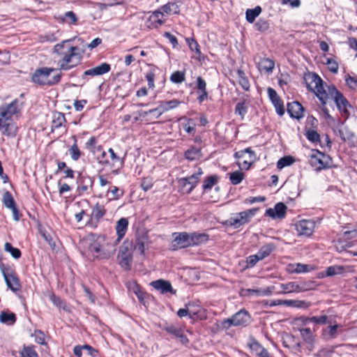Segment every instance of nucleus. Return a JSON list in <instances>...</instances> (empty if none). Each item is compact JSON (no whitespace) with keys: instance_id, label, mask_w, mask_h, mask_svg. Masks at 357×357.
<instances>
[{"instance_id":"f257e3e1","label":"nucleus","mask_w":357,"mask_h":357,"mask_svg":"<svg viewBox=\"0 0 357 357\" xmlns=\"http://www.w3.org/2000/svg\"><path fill=\"white\" fill-rule=\"evenodd\" d=\"M307 82L308 87L316 94L323 105L326 104L328 99L333 98L339 111L347 116L349 115V109L351 107L350 103L334 85L324 86L322 79L316 74L310 75Z\"/></svg>"},{"instance_id":"f03ea898","label":"nucleus","mask_w":357,"mask_h":357,"mask_svg":"<svg viewBox=\"0 0 357 357\" xmlns=\"http://www.w3.org/2000/svg\"><path fill=\"white\" fill-rule=\"evenodd\" d=\"M70 40H63L56 44L54 47V52L59 56L58 65L60 70H68L77 66L82 59L78 53L77 47L66 45Z\"/></svg>"},{"instance_id":"7ed1b4c3","label":"nucleus","mask_w":357,"mask_h":357,"mask_svg":"<svg viewBox=\"0 0 357 357\" xmlns=\"http://www.w3.org/2000/svg\"><path fill=\"white\" fill-rule=\"evenodd\" d=\"M20 107L17 100L0 107V130L7 136H15L17 127L13 121L14 115L20 112Z\"/></svg>"},{"instance_id":"20e7f679","label":"nucleus","mask_w":357,"mask_h":357,"mask_svg":"<svg viewBox=\"0 0 357 357\" xmlns=\"http://www.w3.org/2000/svg\"><path fill=\"white\" fill-rule=\"evenodd\" d=\"M56 70L51 68H41L35 71L32 76L33 82L40 85H53L60 82L61 75L55 74L51 76V73Z\"/></svg>"},{"instance_id":"39448f33","label":"nucleus","mask_w":357,"mask_h":357,"mask_svg":"<svg viewBox=\"0 0 357 357\" xmlns=\"http://www.w3.org/2000/svg\"><path fill=\"white\" fill-rule=\"evenodd\" d=\"M250 321L249 313L245 310H241L234 314L231 318L223 320L218 326L224 330L229 329L231 326H243Z\"/></svg>"},{"instance_id":"423d86ee","label":"nucleus","mask_w":357,"mask_h":357,"mask_svg":"<svg viewBox=\"0 0 357 357\" xmlns=\"http://www.w3.org/2000/svg\"><path fill=\"white\" fill-rule=\"evenodd\" d=\"M256 212L257 209L252 208L240 213H236L227 220V223L235 229L239 228L240 227L250 222Z\"/></svg>"},{"instance_id":"0eeeda50","label":"nucleus","mask_w":357,"mask_h":357,"mask_svg":"<svg viewBox=\"0 0 357 357\" xmlns=\"http://www.w3.org/2000/svg\"><path fill=\"white\" fill-rule=\"evenodd\" d=\"M0 269L8 288L14 292L20 291L21 285L15 271L8 265L5 264H0Z\"/></svg>"},{"instance_id":"6e6552de","label":"nucleus","mask_w":357,"mask_h":357,"mask_svg":"<svg viewBox=\"0 0 357 357\" xmlns=\"http://www.w3.org/2000/svg\"><path fill=\"white\" fill-rule=\"evenodd\" d=\"M312 167L319 171L330 166L331 158L318 150H312L309 160Z\"/></svg>"},{"instance_id":"1a4fd4ad","label":"nucleus","mask_w":357,"mask_h":357,"mask_svg":"<svg viewBox=\"0 0 357 357\" xmlns=\"http://www.w3.org/2000/svg\"><path fill=\"white\" fill-rule=\"evenodd\" d=\"M132 245L130 242H124L120 247L118 253V260L121 266L125 270H129L132 262Z\"/></svg>"},{"instance_id":"9d476101","label":"nucleus","mask_w":357,"mask_h":357,"mask_svg":"<svg viewBox=\"0 0 357 357\" xmlns=\"http://www.w3.org/2000/svg\"><path fill=\"white\" fill-rule=\"evenodd\" d=\"M174 239L171 243V249H178L191 247L190 235L187 232H175L173 234Z\"/></svg>"},{"instance_id":"9b49d317","label":"nucleus","mask_w":357,"mask_h":357,"mask_svg":"<svg viewBox=\"0 0 357 357\" xmlns=\"http://www.w3.org/2000/svg\"><path fill=\"white\" fill-rule=\"evenodd\" d=\"M280 288L281 289L280 294L301 293L310 289V284L304 282L300 283L290 282L287 284H280Z\"/></svg>"},{"instance_id":"f8f14e48","label":"nucleus","mask_w":357,"mask_h":357,"mask_svg":"<svg viewBox=\"0 0 357 357\" xmlns=\"http://www.w3.org/2000/svg\"><path fill=\"white\" fill-rule=\"evenodd\" d=\"M316 227V223L312 220H301L295 224V229L298 236H311Z\"/></svg>"},{"instance_id":"ddd939ff","label":"nucleus","mask_w":357,"mask_h":357,"mask_svg":"<svg viewBox=\"0 0 357 357\" xmlns=\"http://www.w3.org/2000/svg\"><path fill=\"white\" fill-rule=\"evenodd\" d=\"M164 14L160 10H155L149 15L146 26L150 29L158 28L165 22Z\"/></svg>"},{"instance_id":"4468645a","label":"nucleus","mask_w":357,"mask_h":357,"mask_svg":"<svg viewBox=\"0 0 357 357\" xmlns=\"http://www.w3.org/2000/svg\"><path fill=\"white\" fill-rule=\"evenodd\" d=\"M181 103V102L176 99L161 102L158 107L150 109L149 112H157V116L160 117L164 112L176 108Z\"/></svg>"},{"instance_id":"2eb2a0df","label":"nucleus","mask_w":357,"mask_h":357,"mask_svg":"<svg viewBox=\"0 0 357 357\" xmlns=\"http://www.w3.org/2000/svg\"><path fill=\"white\" fill-rule=\"evenodd\" d=\"M203 174L202 169H198L197 172L189 177L182 178L179 180L180 185H185L189 184V187L186 188V193H190L193 188L196 186L199 181L200 176Z\"/></svg>"},{"instance_id":"dca6fc26","label":"nucleus","mask_w":357,"mask_h":357,"mask_svg":"<svg viewBox=\"0 0 357 357\" xmlns=\"http://www.w3.org/2000/svg\"><path fill=\"white\" fill-rule=\"evenodd\" d=\"M286 211V205L282 202H279L277 204H275L273 208H270L267 209L266 213V215L273 218V219H281L285 216Z\"/></svg>"},{"instance_id":"f3484780","label":"nucleus","mask_w":357,"mask_h":357,"mask_svg":"<svg viewBox=\"0 0 357 357\" xmlns=\"http://www.w3.org/2000/svg\"><path fill=\"white\" fill-rule=\"evenodd\" d=\"M268 94L269 98L271 99V102H273L275 107V110L278 114H279L280 116H282L284 113V108L282 102L280 100L276 91L272 88H268Z\"/></svg>"},{"instance_id":"a211bd4d","label":"nucleus","mask_w":357,"mask_h":357,"mask_svg":"<svg viewBox=\"0 0 357 357\" xmlns=\"http://www.w3.org/2000/svg\"><path fill=\"white\" fill-rule=\"evenodd\" d=\"M257 67L260 72L270 74L275 67L274 61L268 58H260L257 62Z\"/></svg>"},{"instance_id":"6ab92c4d","label":"nucleus","mask_w":357,"mask_h":357,"mask_svg":"<svg viewBox=\"0 0 357 357\" xmlns=\"http://www.w3.org/2000/svg\"><path fill=\"white\" fill-rule=\"evenodd\" d=\"M151 286L155 289L160 291L162 294L167 292L174 293L169 282L163 280H158L151 283Z\"/></svg>"},{"instance_id":"aec40b11","label":"nucleus","mask_w":357,"mask_h":357,"mask_svg":"<svg viewBox=\"0 0 357 357\" xmlns=\"http://www.w3.org/2000/svg\"><path fill=\"white\" fill-rule=\"evenodd\" d=\"M128 227V220L126 218H121L119 219L116 225V231L118 238L116 242H119L123 237L125 236Z\"/></svg>"},{"instance_id":"412c9836","label":"nucleus","mask_w":357,"mask_h":357,"mask_svg":"<svg viewBox=\"0 0 357 357\" xmlns=\"http://www.w3.org/2000/svg\"><path fill=\"white\" fill-rule=\"evenodd\" d=\"M287 112L290 116L295 119H300L303 116V107L298 102L288 103Z\"/></svg>"},{"instance_id":"4be33fe9","label":"nucleus","mask_w":357,"mask_h":357,"mask_svg":"<svg viewBox=\"0 0 357 357\" xmlns=\"http://www.w3.org/2000/svg\"><path fill=\"white\" fill-rule=\"evenodd\" d=\"M110 70V66L106 63H102L100 66L84 71V75L98 76L108 73Z\"/></svg>"},{"instance_id":"5701e85b","label":"nucleus","mask_w":357,"mask_h":357,"mask_svg":"<svg viewBox=\"0 0 357 357\" xmlns=\"http://www.w3.org/2000/svg\"><path fill=\"white\" fill-rule=\"evenodd\" d=\"M190 245L191 246L198 245L206 243L208 240V236L203 233H189Z\"/></svg>"},{"instance_id":"b1692460","label":"nucleus","mask_w":357,"mask_h":357,"mask_svg":"<svg viewBox=\"0 0 357 357\" xmlns=\"http://www.w3.org/2000/svg\"><path fill=\"white\" fill-rule=\"evenodd\" d=\"M313 267L310 265L303 264H289L287 267V271L289 273H303L311 271Z\"/></svg>"},{"instance_id":"393cba45","label":"nucleus","mask_w":357,"mask_h":357,"mask_svg":"<svg viewBox=\"0 0 357 357\" xmlns=\"http://www.w3.org/2000/svg\"><path fill=\"white\" fill-rule=\"evenodd\" d=\"M57 19L60 22L66 23L69 25H75L78 21L77 15L73 11H68L63 15H59Z\"/></svg>"},{"instance_id":"a878e982","label":"nucleus","mask_w":357,"mask_h":357,"mask_svg":"<svg viewBox=\"0 0 357 357\" xmlns=\"http://www.w3.org/2000/svg\"><path fill=\"white\" fill-rule=\"evenodd\" d=\"M16 321L15 314L10 311H2L0 314V321L6 325H13Z\"/></svg>"},{"instance_id":"bb28decb","label":"nucleus","mask_w":357,"mask_h":357,"mask_svg":"<svg viewBox=\"0 0 357 357\" xmlns=\"http://www.w3.org/2000/svg\"><path fill=\"white\" fill-rule=\"evenodd\" d=\"M158 10H160L164 15L178 14L180 11L178 6L174 2H169L161 6Z\"/></svg>"},{"instance_id":"cd10ccee","label":"nucleus","mask_w":357,"mask_h":357,"mask_svg":"<svg viewBox=\"0 0 357 357\" xmlns=\"http://www.w3.org/2000/svg\"><path fill=\"white\" fill-rule=\"evenodd\" d=\"M329 323L328 317L326 315H321L320 317H312L310 318H305V324L324 325Z\"/></svg>"},{"instance_id":"c85d7f7f","label":"nucleus","mask_w":357,"mask_h":357,"mask_svg":"<svg viewBox=\"0 0 357 357\" xmlns=\"http://www.w3.org/2000/svg\"><path fill=\"white\" fill-rule=\"evenodd\" d=\"M249 346L251 350L259 357H269L268 352L258 342L253 341L250 343Z\"/></svg>"},{"instance_id":"c756f323","label":"nucleus","mask_w":357,"mask_h":357,"mask_svg":"<svg viewBox=\"0 0 357 357\" xmlns=\"http://www.w3.org/2000/svg\"><path fill=\"white\" fill-rule=\"evenodd\" d=\"M284 305L295 308L307 309L310 307V303L300 300H286Z\"/></svg>"},{"instance_id":"7c9ffc66","label":"nucleus","mask_w":357,"mask_h":357,"mask_svg":"<svg viewBox=\"0 0 357 357\" xmlns=\"http://www.w3.org/2000/svg\"><path fill=\"white\" fill-rule=\"evenodd\" d=\"M261 13V8L259 6L253 9H248L245 12V17L249 23H252Z\"/></svg>"},{"instance_id":"2f4dec72","label":"nucleus","mask_w":357,"mask_h":357,"mask_svg":"<svg viewBox=\"0 0 357 357\" xmlns=\"http://www.w3.org/2000/svg\"><path fill=\"white\" fill-rule=\"evenodd\" d=\"M236 75L239 84L244 90L248 91L250 89V82L245 76V73L243 70L238 69L236 71Z\"/></svg>"},{"instance_id":"473e14b6","label":"nucleus","mask_w":357,"mask_h":357,"mask_svg":"<svg viewBox=\"0 0 357 357\" xmlns=\"http://www.w3.org/2000/svg\"><path fill=\"white\" fill-rule=\"evenodd\" d=\"M115 251L114 245L108 244L104 248L101 247L100 254H99L98 257L100 259H108L114 254Z\"/></svg>"},{"instance_id":"72a5a7b5","label":"nucleus","mask_w":357,"mask_h":357,"mask_svg":"<svg viewBox=\"0 0 357 357\" xmlns=\"http://www.w3.org/2000/svg\"><path fill=\"white\" fill-rule=\"evenodd\" d=\"M346 268L344 266L335 265L329 266L326 270L325 275L333 276L335 275L342 274L344 272Z\"/></svg>"},{"instance_id":"f704fd0d","label":"nucleus","mask_w":357,"mask_h":357,"mask_svg":"<svg viewBox=\"0 0 357 357\" xmlns=\"http://www.w3.org/2000/svg\"><path fill=\"white\" fill-rule=\"evenodd\" d=\"M50 300L53 303V304L56 307L61 308L65 311H70V307L59 297H57L55 294H51L50 295Z\"/></svg>"},{"instance_id":"c9c22d12","label":"nucleus","mask_w":357,"mask_h":357,"mask_svg":"<svg viewBox=\"0 0 357 357\" xmlns=\"http://www.w3.org/2000/svg\"><path fill=\"white\" fill-rule=\"evenodd\" d=\"M200 157V149L195 147H192L185 152V158L189 160H198Z\"/></svg>"},{"instance_id":"e433bc0d","label":"nucleus","mask_w":357,"mask_h":357,"mask_svg":"<svg viewBox=\"0 0 357 357\" xmlns=\"http://www.w3.org/2000/svg\"><path fill=\"white\" fill-rule=\"evenodd\" d=\"M20 357H39L33 346L24 345L20 351Z\"/></svg>"},{"instance_id":"4c0bfd02","label":"nucleus","mask_w":357,"mask_h":357,"mask_svg":"<svg viewBox=\"0 0 357 357\" xmlns=\"http://www.w3.org/2000/svg\"><path fill=\"white\" fill-rule=\"evenodd\" d=\"M4 250L9 252L15 259H20L22 255L21 251L18 248L13 247V245L8 242L4 244Z\"/></svg>"},{"instance_id":"58836bf2","label":"nucleus","mask_w":357,"mask_h":357,"mask_svg":"<svg viewBox=\"0 0 357 357\" xmlns=\"http://www.w3.org/2000/svg\"><path fill=\"white\" fill-rule=\"evenodd\" d=\"M105 213V210L104 207L101 205L96 204L92 210L91 218L96 219V220H99L103 217Z\"/></svg>"},{"instance_id":"ea45409f","label":"nucleus","mask_w":357,"mask_h":357,"mask_svg":"<svg viewBox=\"0 0 357 357\" xmlns=\"http://www.w3.org/2000/svg\"><path fill=\"white\" fill-rule=\"evenodd\" d=\"M229 175V180L233 185L239 184L244 178V174L241 171H235Z\"/></svg>"},{"instance_id":"a19ab883","label":"nucleus","mask_w":357,"mask_h":357,"mask_svg":"<svg viewBox=\"0 0 357 357\" xmlns=\"http://www.w3.org/2000/svg\"><path fill=\"white\" fill-rule=\"evenodd\" d=\"M73 138H74L75 142L70 146V148L69 149L68 151H69V153L70 155L72 160L77 161L81 156V151H79V149L77 147L76 138L75 137Z\"/></svg>"},{"instance_id":"79ce46f5","label":"nucleus","mask_w":357,"mask_h":357,"mask_svg":"<svg viewBox=\"0 0 357 357\" xmlns=\"http://www.w3.org/2000/svg\"><path fill=\"white\" fill-rule=\"evenodd\" d=\"M185 73L183 71L177 70V71L174 72L172 74L169 79H170L171 82H172L173 83L180 84V83H182L185 80Z\"/></svg>"},{"instance_id":"37998d69","label":"nucleus","mask_w":357,"mask_h":357,"mask_svg":"<svg viewBox=\"0 0 357 357\" xmlns=\"http://www.w3.org/2000/svg\"><path fill=\"white\" fill-rule=\"evenodd\" d=\"M273 249L274 247L271 244L265 245L263 247H261V249L257 252L259 259L262 260L263 259L268 256L273 250Z\"/></svg>"},{"instance_id":"c03bdc74","label":"nucleus","mask_w":357,"mask_h":357,"mask_svg":"<svg viewBox=\"0 0 357 357\" xmlns=\"http://www.w3.org/2000/svg\"><path fill=\"white\" fill-rule=\"evenodd\" d=\"M294 162V158L291 156H286L280 158L277 162V167L280 169L284 167L289 166Z\"/></svg>"},{"instance_id":"a18cd8bd","label":"nucleus","mask_w":357,"mask_h":357,"mask_svg":"<svg viewBox=\"0 0 357 357\" xmlns=\"http://www.w3.org/2000/svg\"><path fill=\"white\" fill-rule=\"evenodd\" d=\"M3 202L7 208H12L15 206V203L12 195L8 191L3 195Z\"/></svg>"},{"instance_id":"49530a36","label":"nucleus","mask_w":357,"mask_h":357,"mask_svg":"<svg viewBox=\"0 0 357 357\" xmlns=\"http://www.w3.org/2000/svg\"><path fill=\"white\" fill-rule=\"evenodd\" d=\"M357 237V226L349 231H345L342 234V239L340 241V243H343L344 240H347Z\"/></svg>"},{"instance_id":"de8ad7c7","label":"nucleus","mask_w":357,"mask_h":357,"mask_svg":"<svg viewBox=\"0 0 357 357\" xmlns=\"http://www.w3.org/2000/svg\"><path fill=\"white\" fill-rule=\"evenodd\" d=\"M218 177L217 176H211L208 177L206 180H204L203 183V188L204 190H211L212 187L217 182Z\"/></svg>"},{"instance_id":"09e8293b","label":"nucleus","mask_w":357,"mask_h":357,"mask_svg":"<svg viewBox=\"0 0 357 357\" xmlns=\"http://www.w3.org/2000/svg\"><path fill=\"white\" fill-rule=\"evenodd\" d=\"M186 42L192 51L195 52V53L198 55L201 54L199 45L194 38H187Z\"/></svg>"},{"instance_id":"8fccbe9b","label":"nucleus","mask_w":357,"mask_h":357,"mask_svg":"<svg viewBox=\"0 0 357 357\" xmlns=\"http://www.w3.org/2000/svg\"><path fill=\"white\" fill-rule=\"evenodd\" d=\"M255 27L258 31H264L269 28V24L266 20L260 19L255 24Z\"/></svg>"},{"instance_id":"3c124183","label":"nucleus","mask_w":357,"mask_h":357,"mask_svg":"<svg viewBox=\"0 0 357 357\" xmlns=\"http://www.w3.org/2000/svg\"><path fill=\"white\" fill-rule=\"evenodd\" d=\"M247 112V107L245 106V102H238L237 103L235 109V113L240 115L241 119H243L245 114Z\"/></svg>"},{"instance_id":"603ef678","label":"nucleus","mask_w":357,"mask_h":357,"mask_svg":"<svg viewBox=\"0 0 357 357\" xmlns=\"http://www.w3.org/2000/svg\"><path fill=\"white\" fill-rule=\"evenodd\" d=\"M89 250L93 255H95L96 257H98V255L101 252V246L99 243L94 242L90 244Z\"/></svg>"},{"instance_id":"864d4df0","label":"nucleus","mask_w":357,"mask_h":357,"mask_svg":"<svg viewBox=\"0 0 357 357\" xmlns=\"http://www.w3.org/2000/svg\"><path fill=\"white\" fill-rule=\"evenodd\" d=\"M345 81L348 86L352 89L357 88V77L347 75L345 77Z\"/></svg>"},{"instance_id":"5fc2aeb1","label":"nucleus","mask_w":357,"mask_h":357,"mask_svg":"<svg viewBox=\"0 0 357 357\" xmlns=\"http://www.w3.org/2000/svg\"><path fill=\"white\" fill-rule=\"evenodd\" d=\"M307 138L312 142H317L319 141V135L315 130H308L306 133Z\"/></svg>"},{"instance_id":"6e6d98bb","label":"nucleus","mask_w":357,"mask_h":357,"mask_svg":"<svg viewBox=\"0 0 357 357\" xmlns=\"http://www.w3.org/2000/svg\"><path fill=\"white\" fill-rule=\"evenodd\" d=\"M146 241L144 239H137L136 241L135 249L140 254L143 255L145 250Z\"/></svg>"},{"instance_id":"4d7b16f0","label":"nucleus","mask_w":357,"mask_h":357,"mask_svg":"<svg viewBox=\"0 0 357 357\" xmlns=\"http://www.w3.org/2000/svg\"><path fill=\"white\" fill-rule=\"evenodd\" d=\"M191 312H192V305L189 304V305H185V308L179 309L177 312V315L179 317H184L189 316L188 313H191Z\"/></svg>"},{"instance_id":"13d9d810","label":"nucleus","mask_w":357,"mask_h":357,"mask_svg":"<svg viewBox=\"0 0 357 357\" xmlns=\"http://www.w3.org/2000/svg\"><path fill=\"white\" fill-rule=\"evenodd\" d=\"M327 65H328V69L331 72H333V73H337L338 68H339V65L335 61H334L331 59H328L327 60Z\"/></svg>"},{"instance_id":"bf43d9fd","label":"nucleus","mask_w":357,"mask_h":357,"mask_svg":"<svg viewBox=\"0 0 357 357\" xmlns=\"http://www.w3.org/2000/svg\"><path fill=\"white\" fill-rule=\"evenodd\" d=\"M261 259H259L257 253L256 255H251L247 259L248 266L253 267Z\"/></svg>"},{"instance_id":"052dcab7","label":"nucleus","mask_w":357,"mask_h":357,"mask_svg":"<svg viewBox=\"0 0 357 357\" xmlns=\"http://www.w3.org/2000/svg\"><path fill=\"white\" fill-rule=\"evenodd\" d=\"M303 324H304V326L301 328H300V332L303 333H306V334H312V333H314L315 331V329H314V326H313V328H312L310 327V325L311 324H305V318L303 319Z\"/></svg>"},{"instance_id":"680f3d73","label":"nucleus","mask_w":357,"mask_h":357,"mask_svg":"<svg viewBox=\"0 0 357 357\" xmlns=\"http://www.w3.org/2000/svg\"><path fill=\"white\" fill-rule=\"evenodd\" d=\"M197 89L199 91H206V83L201 77H197Z\"/></svg>"},{"instance_id":"e2e57ef3","label":"nucleus","mask_w":357,"mask_h":357,"mask_svg":"<svg viewBox=\"0 0 357 357\" xmlns=\"http://www.w3.org/2000/svg\"><path fill=\"white\" fill-rule=\"evenodd\" d=\"M109 192L112 194L113 199H117L123 195V192H120L119 189L116 186L113 187Z\"/></svg>"},{"instance_id":"0e129e2a","label":"nucleus","mask_w":357,"mask_h":357,"mask_svg":"<svg viewBox=\"0 0 357 357\" xmlns=\"http://www.w3.org/2000/svg\"><path fill=\"white\" fill-rule=\"evenodd\" d=\"M283 5L290 4L292 8H298L301 4L300 0H281Z\"/></svg>"},{"instance_id":"69168bd1","label":"nucleus","mask_w":357,"mask_h":357,"mask_svg":"<svg viewBox=\"0 0 357 357\" xmlns=\"http://www.w3.org/2000/svg\"><path fill=\"white\" fill-rule=\"evenodd\" d=\"M108 152L110 153L111 159L113 161L119 162L121 165H123V161L121 160L118 155H116V154L114 153V150L112 148L109 149Z\"/></svg>"},{"instance_id":"338daca9","label":"nucleus","mask_w":357,"mask_h":357,"mask_svg":"<svg viewBox=\"0 0 357 357\" xmlns=\"http://www.w3.org/2000/svg\"><path fill=\"white\" fill-rule=\"evenodd\" d=\"M164 36L169 40V42L173 45L174 47H175L178 44L177 39L174 36L172 35L168 32L165 33Z\"/></svg>"},{"instance_id":"774afa93","label":"nucleus","mask_w":357,"mask_h":357,"mask_svg":"<svg viewBox=\"0 0 357 357\" xmlns=\"http://www.w3.org/2000/svg\"><path fill=\"white\" fill-rule=\"evenodd\" d=\"M86 103V100H76L74 103V107L77 111H81Z\"/></svg>"}]
</instances>
